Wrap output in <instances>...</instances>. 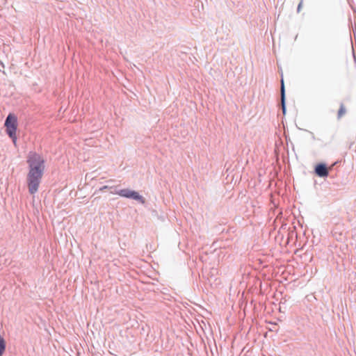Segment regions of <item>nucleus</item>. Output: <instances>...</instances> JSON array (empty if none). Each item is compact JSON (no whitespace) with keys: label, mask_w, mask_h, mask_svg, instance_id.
<instances>
[{"label":"nucleus","mask_w":356,"mask_h":356,"mask_svg":"<svg viewBox=\"0 0 356 356\" xmlns=\"http://www.w3.org/2000/svg\"><path fill=\"white\" fill-rule=\"evenodd\" d=\"M29 172L26 177L29 192L33 195L38 192L45 169V160L42 155L30 152L27 156Z\"/></svg>","instance_id":"nucleus-1"},{"label":"nucleus","mask_w":356,"mask_h":356,"mask_svg":"<svg viewBox=\"0 0 356 356\" xmlns=\"http://www.w3.org/2000/svg\"><path fill=\"white\" fill-rule=\"evenodd\" d=\"M4 125L6 128V133L12 139L14 145L17 143V117L12 113H10L6 119Z\"/></svg>","instance_id":"nucleus-2"},{"label":"nucleus","mask_w":356,"mask_h":356,"mask_svg":"<svg viewBox=\"0 0 356 356\" xmlns=\"http://www.w3.org/2000/svg\"><path fill=\"white\" fill-rule=\"evenodd\" d=\"M115 194H118V195L127 198H131L133 200H137L139 202L142 204H145V198L140 195L138 192H136L134 191H131L128 188L122 189L118 192L115 193Z\"/></svg>","instance_id":"nucleus-3"},{"label":"nucleus","mask_w":356,"mask_h":356,"mask_svg":"<svg viewBox=\"0 0 356 356\" xmlns=\"http://www.w3.org/2000/svg\"><path fill=\"white\" fill-rule=\"evenodd\" d=\"M316 174L321 177L328 175V170L325 164H318L315 168Z\"/></svg>","instance_id":"nucleus-4"},{"label":"nucleus","mask_w":356,"mask_h":356,"mask_svg":"<svg viewBox=\"0 0 356 356\" xmlns=\"http://www.w3.org/2000/svg\"><path fill=\"white\" fill-rule=\"evenodd\" d=\"M281 97H282V104L283 113H285V106H284V85L283 79L281 80Z\"/></svg>","instance_id":"nucleus-5"},{"label":"nucleus","mask_w":356,"mask_h":356,"mask_svg":"<svg viewBox=\"0 0 356 356\" xmlns=\"http://www.w3.org/2000/svg\"><path fill=\"white\" fill-rule=\"evenodd\" d=\"M346 113V109L343 104H341L340 108L338 111V118H342Z\"/></svg>","instance_id":"nucleus-6"},{"label":"nucleus","mask_w":356,"mask_h":356,"mask_svg":"<svg viewBox=\"0 0 356 356\" xmlns=\"http://www.w3.org/2000/svg\"><path fill=\"white\" fill-rule=\"evenodd\" d=\"M5 341L4 339L1 337L0 335V355H1L3 353V351L5 350Z\"/></svg>","instance_id":"nucleus-7"},{"label":"nucleus","mask_w":356,"mask_h":356,"mask_svg":"<svg viewBox=\"0 0 356 356\" xmlns=\"http://www.w3.org/2000/svg\"><path fill=\"white\" fill-rule=\"evenodd\" d=\"M303 1L301 0L298 6V12L299 13L302 8Z\"/></svg>","instance_id":"nucleus-8"},{"label":"nucleus","mask_w":356,"mask_h":356,"mask_svg":"<svg viewBox=\"0 0 356 356\" xmlns=\"http://www.w3.org/2000/svg\"><path fill=\"white\" fill-rule=\"evenodd\" d=\"M109 188V187H108V186H104L103 187H102V188H100V191H104V190L107 189V188Z\"/></svg>","instance_id":"nucleus-9"}]
</instances>
